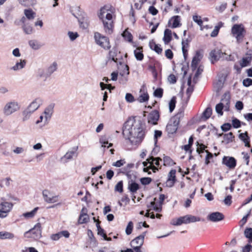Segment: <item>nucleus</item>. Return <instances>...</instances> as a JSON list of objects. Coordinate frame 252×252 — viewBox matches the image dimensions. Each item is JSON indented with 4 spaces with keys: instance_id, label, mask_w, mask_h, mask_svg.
I'll return each mask as SVG.
<instances>
[{
    "instance_id": "nucleus-44",
    "label": "nucleus",
    "mask_w": 252,
    "mask_h": 252,
    "mask_svg": "<svg viewBox=\"0 0 252 252\" xmlns=\"http://www.w3.org/2000/svg\"><path fill=\"white\" fill-rule=\"evenodd\" d=\"M149 95L148 93H143V94H141L139 97L138 98V100L140 102H144L146 101H147L149 100Z\"/></svg>"
},
{
    "instance_id": "nucleus-37",
    "label": "nucleus",
    "mask_w": 252,
    "mask_h": 252,
    "mask_svg": "<svg viewBox=\"0 0 252 252\" xmlns=\"http://www.w3.org/2000/svg\"><path fill=\"white\" fill-rule=\"evenodd\" d=\"M22 29L24 32L27 34H32L33 31V28L28 24H24L23 25Z\"/></svg>"
},
{
    "instance_id": "nucleus-18",
    "label": "nucleus",
    "mask_w": 252,
    "mask_h": 252,
    "mask_svg": "<svg viewBox=\"0 0 252 252\" xmlns=\"http://www.w3.org/2000/svg\"><path fill=\"white\" fill-rule=\"evenodd\" d=\"M179 125L178 122L172 121L171 119L170 122L166 126V131L169 134L175 133L178 129Z\"/></svg>"
},
{
    "instance_id": "nucleus-15",
    "label": "nucleus",
    "mask_w": 252,
    "mask_h": 252,
    "mask_svg": "<svg viewBox=\"0 0 252 252\" xmlns=\"http://www.w3.org/2000/svg\"><path fill=\"white\" fill-rule=\"evenodd\" d=\"M224 215L219 212H215L211 213L208 216V219L213 222H218L224 219Z\"/></svg>"
},
{
    "instance_id": "nucleus-46",
    "label": "nucleus",
    "mask_w": 252,
    "mask_h": 252,
    "mask_svg": "<svg viewBox=\"0 0 252 252\" xmlns=\"http://www.w3.org/2000/svg\"><path fill=\"white\" fill-rule=\"evenodd\" d=\"M38 209V207H36L32 211L23 214V216L26 218H32L34 216Z\"/></svg>"
},
{
    "instance_id": "nucleus-48",
    "label": "nucleus",
    "mask_w": 252,
    "mask_h": 252,
    "mask_svg": "<svg viewBox=\"0 0 252 252\" xmlns=\"http://www.w3.org/2000/svg\"><path fill=\"white\" fill-rule=\"evenodd\" d=\"M100 221L98 220L96 223V226L97 227V234L101 236L102 237L104 236L106 234L104 233V230L102 228L100 225Z\"/></svg>"
},
{
    "instance_id": "nucleus-26",
    "label": "nucleus",
    "mask_w": 252,
    "mask_h": 252,
    "mask_svg": "<svg viewBox=\"0 0 252 252\" xmlns=\"http://www.w3.org/2000/svg\"><path fill=\"white\" fill-rule=\"evenodd\" d=\"M239 138L244 142L245 143V146L246 147H250V138L248 135V133L247 132H245L244 133H240L239 135Z\"/></svg>"
},
{
    "instance_id": "nucleus-55",
    "label": "nucleus",
    "mask_w": 252,
    "mask_h": 252,
    "mask_svg": "<svg viewBox=\"0 0 252 252\" xmlns=\"http://www.w3.org/2000/svg\"><path fill=\"white\" fill-rule=\"evenodd\" d=\"M241 122L237 118H233L232 120V125L234 128H238L240 127Z\"/></svg>"
},
{
    "instance_id": "nucleus-25",
    "label": "nucleus",
    "mask_w": 252,
    "mask_h": 252,
    "mask_svg": "<svg viewBox=\"0 0 252 252\" xmlns=\"http://www.w3.org/2000/svg\"><path fill=\"white\" fill-rule=\"evenodd\" d=\"M172 40V32L168 29H166L164 32L163 40L165 44L169 43Z\"/></svg>"
},
{
    "instance_id": "nucleus-51",
    "label": "nucleus",
    "mask_w": 252,
    "mask_h": 252,
    "mask_svg": "<svg viewBox=\"0 0 252 252\" xmlns=\"http://www.w3.org/2000/svg\"><path fill=\"white\" fill-rule=\"evenodd\" d=\"M29 44L30 47L34 50H38L40 48V46L36 41L31 40L29 41Z\"/></svg>"
},
{
    "instance_id": "nucleus-36",
    "label": "nucleus",
    "mask_w": 252,
    "mask_h": 252,
    "mask_svg": "<svg viewBox=\"0 0 252 252\" xmlns=\"http://www.w3.org/2000/svg\"><path fill=\"white\" fill-rule=\"evenodd\" d=\"M12 180L10 177H7L5 178L2 179L0 180V187L4 188L5 187H9L10 185V182H12Z\"/></svg>"
},
{
    "instance_id": "nucleus-60",
    "label": "nucleus",
    "mask_w": 252,
    "mask_h": 252,
    "mask_svg": "<svg viewBox=\"0 0 252 252\" xmlns=\"http://www.w3.org/2000/svg\"><path fill=\"white\" fill-rule=\"evenodd\" d=\"M162 135V131L158 130H155L154 134V141L155 145L157 144L158 142V138L161 137Z\"/></svg>"
},
{
    "instance_id": "nucleus-58",
    "label": "nucleus",
    "mask_w": 252,
    "mask_h": 252,
    "mask_svg": "<svg viewBox=\"0 0 252 252\" xmlns=\"http://www.w3.org/2000/svg\"><path fill=\"white\" fill-rule=\"evenodd\" d=\"M38 76L40 78H43L45 80L48 77H46V70L43 69H39L38 70Z\"/></svg>"
},
{
    "instance_id": "nucleus-50",
    "label": "nucleus",
    "mask_w": 252,
    "mask_h": 252,
    "mask_svg": "<svg viewBox=\"0 0 252 252\" xmlns=\"http://www.w3.org/2000/svg\"><path fill=\"white\" fill-rule=\"evenodd\" d=\"M192 19L194 22L196 23L200 27L201 29L202 30V26L203 24V21L201 17L198 15H193Z\"/></svg>"
},
{
    "instance_id": "nucleus-11",
    "label": "nucleus",
    "mask_w": 252,
    "mask_h": 252,
    "mask_svg": "<svg viewBox=\"0 0 252 252\" xmlns=\"http://www.w3.org/2000/svg\"><path fill=\"white\" fill-rule=\"evenodd\" d=\"M42 194L45 201L48 203H54L58 201V195H52L51 193L48 190H44Z\"/></svg>"
},
{
    "instance_id": "nucleus-53",
    "label": "nucleus",
    "mask_w": 252,
    "mask_h": 252,
    "mask_svg": "<svg viewBox=\"0 0 252 252\" xmlns=\"http://www.w3.org/2000/svg\"><path fill=\"white\" fill-rule=\"evenodd\" d=\"M115 191H118L120 193L123 191V183L122 181H119L115 187Z\"/></svg>"
},
{
    "instance_id": "nucleus-63",
    "label": "nucleus",
    "mask_w": 252,
    "mask_h": 252,
    "mask_svg": "<svg viewBox=\"0 0 252 252\" xmlns=\"http://www.w3.org/2000/svg\"><path fill=\"white\" fill-rule=\"evenodd\" d=\"M223 202L226 205L230 206L232 203V196L231 195L226 196L223 200Z\"/></svg>"
},
{
    "instance_id": "nucleus-57",
    "label": "nucleus",
    "mask_w": 252,
    "mask_h": 252,
    "mask_svg": "<svg viewBox=\"0 0 252 252\" xmlns=\"http://www.w3.org/2000/svg\"><path fill=\"white\" fill-rule=\"evenodd\" d=\"M123 35L124 37V38L128 41L131 42L132 41V36L131 34L129 32H127L126 31H125L124 32Z\"/></svg>"
},
{
    "instance_id": "nucleus-12",
    "label": "nucleus",
    "mask_w": 252,
    "mask_h": 252,
    "mask_svg": "<svg viewBox=\"0 0 252 252\" xmlns=\"http://www.w3.org/2000/svg\"><path fill=\"white\" fill-rule=\"evenodd\" d=\"M128 179H130L128 182V189L132 193H135L139 189V185L131 179V175L129 172L126 173Z\"/></svg>"
},
{
    "instance_id": "nucleus-38",
    "label": "nucleus",
    "mask_w": 252,
    "mask_h": 252,
    "mask_svg": "<svg viewBox=\"0 0 252 252\" xmlns=\"http://www.w3.org/2000/svg\"><path fill=\"white\" fill-rule=\"evenodd\" d=\"M99 142L101 144V147L105 148L107 144L109 145L107 147V148L112 146V143H109L108 141L105 136H101L99 139Z\"/></svg>"
},
{
    "instance_id": "nucleus-28",
    "label": "nucleus",
    "mask_w": 252,
    "mask_h": 252,
    "mask_svg": "<svg viewBox=\"0 0 252 252\" xmlns=\"http://www.w3.org/2000/svg\"><path fill=\"white\" fill-rule=\"evenodd\" d=\"M252 56L249 54L248 56L243 57L240 62V64L241 67L247 66L252 61Z\"/></svg>"
},
{
    "instance_id": "nucleus-59",
    "label": "nucleus",
    "mask_w": 252,
    "mask_h": 252,
    "mask_svg": "<svg viewBox=\"0 0 252 252\" xmlns=\"http://www.w3.org/2000/svg\"><path fill=\"white\" fill-rule=\"evenodd\" d=\"M203 66L201 65H199L197 68L196 72L194 75L193 81H195V78H197L203 72Z\"/></svg>"
},
{
    "instance_id": "nucleus-9",
    "label": "nucleus",
    "mask_w": 252,
    "mask_h": 252,
    "mask_svg": "<svg viewBox=\"0 0 252 252\" xmlns=\"http://www.w3.org/2000/svg\"><path fill=\"white\" fill-rule=\"evenodd\" d=\"M13 204L8 202H2L0 203V218L6 217L13 208Z\"/></svg>"
},
{
    "instance_id": "nucleus-45",
    "label": "nucleus",
    "mask_w": 252,
    "mask_h": 252,
    "mask_svg": "<svg viewBox=\"0 0 252 252\" xmlns=\"http://www.w3.org/2000/svg\"><path fill=\"white\" fill-rule=\"evenodd\" d=\"M176 103V98L175 96H173L172 97L169 103V109L170 113H171L175 109Z\"/></svg>"
},
{
    "instance_id": "nucleus-14",
    "label": "nucleus",
    "mask_w": 252,
    "mask_h": 252,
    "mask_svg": "<svg viewBox=\"0 0 252 252\" xmlns=\"http://www.w3.org/2000/svg\"><path fill=\"white\" fill-rule=\"evenodd\" d=\"M222 163L230 169H233L236 166V160L233 157H224Z\"/></svg>"
},
{
    "instance_id": "nucleus-43",
    "label": "nucleus",
    "mask_w": 252,
    "mask_h": 252,
    "mask_svg": "<svg viewBox=\"0 0 252 252\" xmlns=\"http://www.w3.org/2000/svg\"><path fill=\"white\" fill-rule=\"evenodd\" d=\"M234 138V136L233 135L232 132H230L227 134H225L223 135V139L224 141L226 142L227 143H228L230 142H232Z\"/></svg>"
},
{
    "instance_id": "nucleus-54",
    "label": "nucleus",
    "mask_w": 252,
    "mask_h": 252,
    "mask_svg": "<svg viewBox=\"0 0 252 252\" xmlns=\"http://www.w3.org/2000/svg\"><path fill=\"white\" fill-rule=\"evenodd\" d=\"M163 89L159 88L157 89L154 92V95L155 96L161 98L162 97L163 95Z\"/></svg>"
},
{
    "instance_id": "nucleus-34",
    "label": "nucleus",
    "mask_w": 252,
    "mask_h": 252,
    "mask_svg": "<svg viewBox=\"0 0 252 252\" xmlns=\"http://www.w3.org/2000/svg\"><path fill=\"white\" fill-rule=\"evenodd\" d=\"M147 207L149 209L154 210L157 212H160L161 211L162 208L161 206H158V204L156 203L155 201H151L149 205H147Z\"/></svg>"
},
{
    "instance_id": "nucleus-42",
    "label": "nucleus",
    "mask_w": 252,
    "mask_h": 252,
    "mask_svg": "<svg viewBox=\"0 0 252 252\" xmlns=\"http://www.w3.org/2000/svg\"><path fill=\"white\" fill-rule=\"evenodd\" d=\"M245 236L249 239V242L252 243V228H246L244 231Z\"/></svg>"
},
{
    "instance_id": "nucleus-3",
    "label": "nucleus",
    "mask_w": 252,
    "mask_h": 252,
    "mask_svg": "<svg viewBox=\"0 0 252 252\" xmlns=\"http://www.w3.org/2000/svg\"><path fill=\"white\" fill-rule=\"evenodd\" d=\"M245 33L246 30L242 24H235L231 28V33L238 43L243 41Z\"/></svg>"
},
{
    "instance_id": "nucleus-47",
    "label": "nucleus",
    "mask_w": 252,
    "mask_h": 252,
    "mask_svg": "<svg viewBox=\"0 0 252 252\" xmlns=\"http://www.w3.org/2000/svg\"><path fill=\"white\" fill-rule=\"evenodd\" d=\"M223 108L224 109V105L222 103L217 104L215 107L216 112L220 116L223 115L222 109Z\"/></svg>"
},
{
    "instance_id": "nucleus-22",
    "label": "nucleus",
    "mask_w": 252,
    "mask_h": 252,
    "mask_svg": "<svg viewBox=\"0 0 252 252\" xmlns=\"http://www.w3.org/2000/svg\"><path fill=\"white\" fill-rule=\"evenodd\" d=\"M202 56L200 52L199 51H196L195 56L192 59L191 64V67L193 71L196 69L197 64L202 59Z\"/></svg>"
},
{
    "instance_id": "nucleus-31",
    "label": "nucleus",
    "mask_w": 252,
    "mask_h": 252,
    "mask_svg": "<svg viewBox=\"0 0 252 252\" xmlns=\"http://www.w3.org/2000/svg\"><path fill=\"white\" fill-rule=\"evenodd\" d=\"M173 20L172 25L171 26L172 28H176L179 27L181 25L180 24V17L179 16H174L172 19L169 21L168 24H170V21Z\"/></svg>"
},
{
    "instance_id": "nucleus-5",
    "label": "nucleus",
    "mask_w": 252,
    "mask_h": 252,
    "mask_svg": "<svg viewBox=\"0 0 252 252\" xmlns=\"http://www.w3.org/2000/svg\"><path fill=\"white\" fill-rule=\"evenodd\" d=\"M210 60L212 63L219 61L222 60H231L230 55H227L226 53H223L221 50L219 49H215L211 51L210 53Z\"/></svg>"
},
{
    "instance_id": "nucleus-35",
    "label": "nucleus",
    "mask_w": 252,
    "mask_h": 252,
    "mask_svg": "<svg viewBox=\"0 0 252 252\" xmlns=\"http://www.w3.org/2000/svg\"><path fill=\"white\" fill-rule=\"evenodd\" d=\"M24 14L26 18L30 20L35 18L36 13L32 9H28L24 10Z\"/></svg>"
},
{
    "instance_id": "nucleus-13",
    "label": "nucleus",
    "mask_w": 252,
    "mask_h": 252,
    "mask_svg": "<svg viewBox=\"0 0 252 252\" xmlns=\"http://www.w3.org/2000/svg\"><path fill=\"white\" fill-rule=\"evenodd\" d=\"M159 118V113L157 110L151 112L148 117V123L153 125L157 124V122Z\"/></svg>"
},
{
    "instance_id": "nucleus-1",
    "label": "nucleus",
    "mask_w": 252,
    "mask_h": 252,
    "mask_svg": "<svg viewBox=\"0 0 252 252\" xmlns=\"http://www.w3.org/2000/svg\"><path fill=\"white\" fill-rule=\"evenodd\" d=\"M123 134L132 145L141 143L145 136L141 122L131 119L127 120L123 126Z\"/></svg>"
},
{
    "instance_id": "nucleus-41",
    "label": "nucleus",
    "mask_w": 252,
    "mask_h": 252,
    "mask_svg": "<svg viewBox=\"0 0 252 252\" xmlns=\"http://www.w3.org/2000/svg\"><path fill=\"white\" fill-rule=\"evenodd\" d=\"M163 160L165 166H171L175 164V162L168 156H164Z\"/></svg>"
},
{
    "instance_id": "nucleus-56",
    "label": "nucleus",
    "mask_w": 252,
    "mask_h": 252,
    "mask_svg": "<svg viewBox=\"0 0 252 252\" xmlns=\"http://www.w3.org/2000/svg\"><path fill=\"white\" fill-rule=\"evenodd\" d=\"M152 181V179L150 177H143L140 179V182L143 185L150 184Z\"/></svg>"
},
{
    "instance_id": "nucleus-33",
    "label": "nucleus",
    "mask_w": 252,
    "mask_h": 252,
    "mask_svg": "<svg viewBox=\"0 0 252 252\" xmlns=\"http://www.w3.org/2000/svg\"><path fill=\"white\" fill-rule=\"evenodd\" d=\"M150 47L158 54H160L162 53V49L160 47V45L154 42H150Z\"/></svg>"
},
{
    "instance_id": "nucleus-6",
    "label": "nucleus",
    "mask_w": 252,
    "mask_h": 252,
    "mask_svg": "<svg viewBox=\"0 0 252 252\" xmlns=\"http://www.w3.org/2000/svg\"><path fill=\"white\" fill-rule=\"evenodd\" d=\"M200 220V219L199 217L190 215H188L183 217H179L177 219L172 220L171 224L173 225H180L183 223L187 224L190 222L199 221Z\"/></svg>"
},
{
    "instance_id": "nucleus-24",
    "label": "nucleus",
    "mask_w": 252,
    "mask_h": 252,
    "mask_svg": "<svg viewBox=\"0 0 252 252\" xmlns=\"http://www.w3.org/2000/svg\"><path fill=\"white\" fill-rule=\"evenodd\" d=\"M123 67H124V69L122 70H120L119 74L121 76L123 77L122 83L124 84L127 81V78L126 76H127L129 74V67L127 65L124 64Z\"/></svg>"
},
{
    "instance_id": "nucleus-52",
    "label": "nucleus",
    "mask_w": 252,
    "mask_h": 252,
    "mask_svg": "<svg viewBox=\"0 0 252 252\" xmlns=\"http://www.w3.org/2000/svg\"><path fill=\"white\" fill-rule=\"evenodd\" d=\"M133 222L131 221H130L128 223L127 225L126 229V235H129L131 233L132 229H133Z\"/></svg>"
},
{
    "instance_id": "nucleus-10",
    "label": "nucleus",
    "mask_w": 252,
    "mask_h": 252,
    "mask_svg": "<svg viewBox=\"0 0 252 252\" xmlns=\"http://www.w3.org/2000/svg\"><path fill=\"white\" fill-rule=\"evenodd\" d=\"M78 146L73 147L70 151H67L66 154L61 158V161L64 163L68 162L72 159L73 156L77 157Z\"/></svg>"
},
{
    "instance_id": "nucleus-16",
    "label": "nucleus",
    "mask_w": 252,
    "mask_h": 252,
    "mask_svg": "<svg viewBox=\"0 0 252 252\" xmlns=\"http://www.w3.org/2000/svg\"><path fill=\"white\" fill-rule=\"evenodd\" d=\"M54 104H50L45 109L44 112V123L46 124L48 122L50 119L51 118V116L53 114L54 108Z\"/></svg>"
},
{
    "instance_id": "nucleus-30",
    "label": "nucleus",
    "mask_w": 252,
    "mask_h": 252,
    "mask_svg": "<svg viewBox=\"0 0 252 252\" xmlns=\"http://www.w3.org/2000/svg\"><path fill=\"white\" fill-rule=\"evenodd\" d=\"M57 69V64L56 63H53L46 69V77H49L51 74L54 72Z\"/></svg>"
},
{
    "instance_id": "nucleus-64",
    "label": "nucleus",
    "mask_w": 252,
    "mask_h": 252,
    "mask_svg": "<svg viewBox=\"0 0 252 252\" xmlns=\"http://www.w3.org/2000/svg\"><path fill=\"white\" fill-rule=\"evenodd\" d=\"M243 85L246 87L252 85V79L250 78H246L243 80Z\"/></svg>"
},
{
    "instance_id": "nucleus-4",
    "label": "nucleus",
    "mask_w": 252,
    "mask_h": 252,
    "mask_svg": "<svg viewBox=\"0 0 252 252\" xmlns=\"http://www.w3.org/2000/svg\"><path fill=\"white\" fill-rule=\"evenodd\" d=\"M20 108L19 103L15 100H12L5 103L2 109V112L5 116H8L18 111Z\"/></svg>"
},
{
    "instance_id": "nucleus-19",
    "label": "nucleus",
    "mask_w": 252,
    "mask_h": 252,
    "mask_svg": "<svg viewBox=\"0 0 252 252\" xmlns=\"http://www.w3.org/2000/svg\"><path fill=\"white\" fill-rule=\"evenodd\" d=\"M42 102L43 101L41 98L39 97L36 98L29 104L27 108L34 112L42 104Z\"/></svg>"
},
{
    "instance_id": "nucleus-62",
    "label": "nucleus",
    "mask_w": 252,
    "mask_h": 252,
    "mask_svg": "<svg viewBox=\"0 0 252 252\" xmlns=\"http://www.w3.org/2000/svg\"><path fill=\"white\" fill-rule=\"evenodd\" d=\"M221 27V25H218L215 26L214 30L211 33V37H216L219 33L220 29Z\"/></svg>"
},
{
    "instance_id": "nucleus-61",
    "label": "nucleus",
    "mask_w": 252,
    "mask_h": 252,
    "mask_svg": "<svg viewBox=\"0 0 252 252\" xmlns=\"http://www.w3.org/2000/svg\"><path fill=\"white\" fill-rule=\"evenodd\" d=\"M126 101L128 102L131 103L134 101V96L130 93H126L125 96Z\"/></svg>"
},
{
    "instance_id": "nucleus-32",
    "label": "nucleus",
    "mask_w": 252,
    "mask_h": 252,
    "mask_svg": "<svg viewBox=\"0 0 252 252\" xmlns=\"http://www.w3.org/2000/svg\"><path fill=\"white\" fill-rule=\"evenodd\" d=\"M14 235L7 231H0V239H12Z\"/></svg>"
},
{
    "instance_id": "nucleus-7",
    "label": "nucleus",
    "mask_w": 252,
    "mask_h": 252,
    "mask_svg": "<svg viewBox=\"0 0 252 252\" xmlns=\"http://www.w3.org/2000/svg\"><path fill=\"white\" fill-rule=\"evenodd\" d=\"M24 237L28 238H33L35 240L39 239L41 237V224L37 223L33 228L24 233Z\"/></svg>"
},
{
    "instance_id": "nucleus-49",
    "label": "nucleus",
    "mask_w": 252,
    "mask_h": 252,
    "mask_svg": "<svg viewBox=\"0 0 252 252\" xmlns=\"http://www.w3.org/2000/svg\"><path fill=\"white\" fill-rule=\"evenodd\" d=\"M90 220V218L88 215L83 216V217H81L79 216L78 222L79 224H83L87 223Z\"/></svg>"
},
{
    "instance_id": "nucleus-20",
    "label": "nucleus",
    "mask_w": 252,
    "mask_h": 252,
    "mask_svg": "<svg viewBox=\"0 0 252 252\" xmlns=\"http://www.w3.org/2000/svg\"><path fill=\"white\" fill-rule=\"evenodd\" d=\"M120 52L116 48H113L109 52V59L118 63V59Z\"/></svg>"
},
{
    "instance_id": "nucleus-29",
    "label": "nucleus",
    "mask_w": 252,
    "mask_h": 252,
    "mask_svg": "<svg viewBox=\"0 0 252 252\" xmlns=\"http://www.w3.org/2000/svg\"><path fill=\"white\" fill-rule=\"evenodd\" d=\"M26 64V61L25 60H21L20 62H17L13 66L11 69L14 71H17L18 70L23 68Z\"/></svg>"
},
{
    "instance_id": "nucleus-23",
    "label": "nucleus",
    "mask_w": 252,
    "mask_h": 252,
    "mask_svg": "<svg viewBox=\"0 0 252 252\" xmlns=\"http://www.w3.org/2000/svg\"><path fill=\"white\" fill-rule=\"evenodd\" d=\"M184 108L182 107L178 110V113L171 118L172 121L178 122L179 124L181 119L184 116Z\"/></svg>"
},
{
    "instance_id": "nucleus-2",
    "label": "nucleus",
    "mask_w": 252,
    "mask_h": 252,
    "mask_svg": "<svg viewBox=\"0 0 252 252\" xmlns=\"http://www.w3.org/2000/svg\"><path fill=\"white\" fill-rule=\"evenodd\" d=\"M109 11L108 7L104 6L100 8L98 16L103 23L105 32L111 34L113 32L112 15Z\"/></svg>"
},
{
    "instance_id": "nucleus-39",
    "label": "nucleus",
    "mask_w": 252,
    "mask_h": 252,
    "mask_svg": "<svg viewBox=\"0 0 252 252\" xmlns=\"http://www.w3.org/2000/svg\"><path fill=\"white\" fill-rule=\"evenodd\" d=\"M33 112L30 110L28 108H27L22 113L23 115V121L25 122L27 121L30 118V116Z\"/></svg>"
},
{
    "instance_id": "nucleus-21",
    "label": "nucleus",
    "mask_w": 252,
    "mask_h": 252,
    "mask_svg": "<svg viewBox=\"0 0 252 252\" xmlns=\"http://www.w3.org/2000/svg\"><path fill=\"white\" fill-rule=\"evenodd\" d=\"M230 96L229 93H225L222 96L221 102L224 105V110L228 111L230 107Z\"/></svg>"
},
{
    "instance_id": "nucleus-8",
    "label": "nucleus",
    "mask_w": 252,
    "mask_h": 252,
    "mask_svg": "<svg viewBox=\"0 0 252 252\" xmlns=\"http://www.w3.org/2000/svg\"><path fill=\"white\" fill-rule=\"evenodd\" d=\"M94 39L97 44L104 49H109L111 47L109 40L108 37L102 35L98 32L94 33Z\"/></svg>"
},
{
    "instance_id": "nucleus-27",
    "label": "nucleus",
    "mask_w": 252,
    "mask_h": 252,
    "mask_svg": "<svg viewBox=\"0 0 252 252\" xmlns=\"http://www.w3.org/2000/svg\"><path fill=\"white\" fill-rule=\"evenodd\" d=\"M142 47H138L134 51V54L135 58L138 61H142L143 59Z\"/></svg>"
},
{
    "instance_id": "nucleus-40",
    "label": "nucleus",
    "mask_w": 252,
    "mask_h": 252,
    "mask_svg": "<svg viewBox=\"0 0 252 252\" xmlns=\"http://www.w3.org/2000/svg\"><path fill=\"white\" fill-rule=\"evenodd\" d=\"M212 114V109L210 107H208L206 108L202 113V118H204L205 120L208 119Z\"/></svg>"
},
{
    "instance_id": "nucleus-17",
    "label": "nucleus",
    "mask_w": 252,
    "mask_h": 252,
    "mask_svg": "<svg viewBox=\"0 0 252 252\" xmlns=\"http://www.w3.org/2000/svg\"><path fill=\"white\" fill-rule=\"evenodd\" d=\"M146 232H143L142 234L136 237L135 239L132 240L130 242V245L132 247L134 246L141 247L144 243V238Z\"/></svg>"
}]
</instances>
